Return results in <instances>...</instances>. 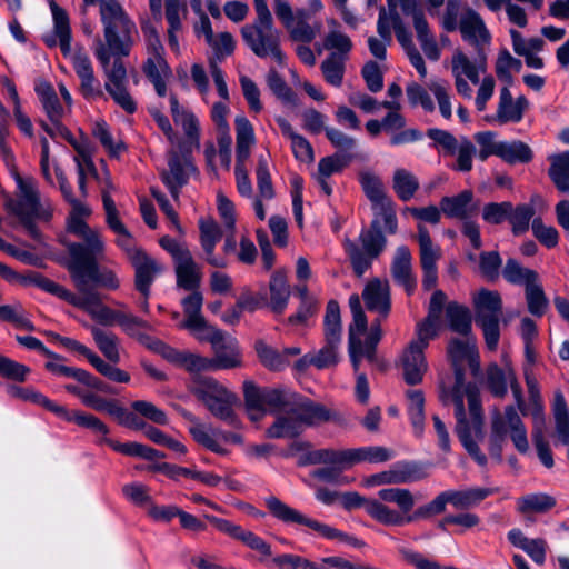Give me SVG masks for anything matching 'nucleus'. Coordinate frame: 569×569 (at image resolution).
I'll list each match as a JSON object with an SVG mask.
<instances>
[{"instance_id":"1","label":"nucleus","mask_w":569,"mask_h":569,"mask_svg":"<svg viewBox=\"0 0 569 569\" xmlns=\"http://www.w3.org/2000/svg\"><path fill=\"white\" fill-rule=\"evenodd\" d=\"M465 339H452L448 346V355L455 371V385L450 391V399L453 402L457 398L467 399L469 413L472 416L476 429L481 425V399L480 390L473 382L465 381L463 363L477 351L476 339L469 335Z\"/></svg>"},{"instance_id":"2","label":"nucleus","mask_w":569,"mask_h":569,"mask_svg":"<svg viewBox=\"0 0 569 569\" xmlns=\"http://www.w3.org/2000/svg\"><path fill=\"white\" fill-rule=\"evenodd\" d=\"M100 21L103 29V47L113 57H128L138 39V29L118 0L100 2Z\"/></svg>"},{"instance_id":"3","label":"nucleus","mask_w":569,"mask_h":569,"mask_svg":"<svg viewBox=\"0 0 569 569\" xmlns=\"http://www.w3.org/2000/svg\"><path fill=\"white\" fill-rule=\"evenodd\" d=\"M188 388L213 417L231 427H241V421L234 411L239 402L238 396L217 379L197 375L190 379Z\"/></svg>"},{"instance_id":"4","label":"nucleus","mask_w":569,"mask_h":569,"mask_svg":"<svg viewBox=\"0 0 569 569\" xmlns=\"http://www.w3.org/2000/svg\"><path fill=\"white\" fill-rule=\"evenodd\" d=\"M387 7L385 8V17L388 23L392 26L396 36L400 34V30L409 31L398 12L399 8L405 16L411 17L417 39L426 57L432 61L439 60L441 51L430 31L423 7L419 0H387Z\"/></svg>"},{"instance_id":"5","label":"nucleus","mask_w":569,"mask_h":569,"mask_svg":"<svg viewBox=\"0 0 569 569\" xmlns=\"http://www.w3.org/2000/svg\"><path fill=\"white\" fill-rule=\"evenodd\" d=\"M264 506L269 513L278 521L287 526L306 527L318 533L320 537L329 540H340L353 547H362L363 541L342 532L329 525L322 523L308 517L298 509L292 508L276 496H269L264 499Z\"/></svg>"},{"instance_id":"6","label":"nucleus","mask_w":569,"mask_h":569,"mask_svg":"<svg viewBox=\"0 0 569 569\" xmlns=\"http://www.w3.org/2000/svg\"><path fill=\"white\" fill-rule=\"evenodd\" d=\"M510 436L515 447L521 453L529 449L527 429L515 406H507L503 412L495 409L491 417V431L489 437V452L492 457L501 459V451L507 436Z\"/></svg>"},{"instance_id":"7","label":"nucleus","mask_w":569,"mask_h":569,"mask_svg":"<svg viewBox=\"0 0 569 569\" xmlns=\"http://www.w3.org/2000/svg\"><path fill=\"white\" fill-rule=\"evenodd\" d=\"M7 393L18 400L27 401L40 406L48 411L54 413L67 422H74L79 427L90 429L94 433L106 435L108 432V426L102 422L99 418L91 413H87L80 410H68L64 406H60L40 391L32 387H20L17 385H9L7 387Z\"/></svg>"},{"instance_id":"8","label":"nucleus","mask_w":569,"mask_h":569,"mask_svg":"<svg viewBox=\"0 0 569 569\" xmlns=\"http://www.w3.org/2000/svg\"><path fill=\"white\" fill-rule=\"evenodd\" d=\"M358 240L359 243H356L346 239L343 248L355 273L362 277L387 247V238L382 233L380 221L373 219L369 228L361 230Z\"/></svg>"},{"instance_id":"9","label":"nucleus","mask_w":569,"mask_h":569,"mask_svg":"<svg viewBox=\"0 0 569 569\" xmlns=\"http://www.w3.org/2000/svg\"><path fill=\"white\" fill-rule=\"evenodd\" d=\"M244 44L260 59L271 58L283 66L286 54L281 49V31L273 21L251 22L241 28Z\"/></svg>"},{"instance_id":"10","label":"nucleus","mask_w":569,"mask_h":569,"mask_svg":"<svg viewBox=\"0 0 569 569\" xmlns=\"http://www.w3.org/2000/svg\"><path fill=\"white\" fill-rule=\"evenodd\" d=\"M473 307L475 321L483 331L486 346L495 351L500 339L501 296L495 290L480 289L473 296Z\"/></svg>"},{"instance_id":"11","label":"nucleus","mask_w":569,"mask_h":569,"mask_svg":"<svg viewBox=\"0 0 569 569\" xmlns=\"http://www.w3.org/2000/svg\"><path fill=\"white\" fill-rule=\"evenodd\" d=\"M72 234L81 238L83 243L72 242L68 244L70 259L67 269L70 278L80 280V269L84 266L98 262L104 258V241L98 230L91 229L89 226L81 231L72 232Z\"/></svg>"},{"instance_id":"12","label":"nucleus","mask_w":569,"mask_h":569,"mask_svg":"<svg viewBox=\"0 0 569 569\" xmlns=\"http://www.w3.org/2000/svg\"><path fill=\"white\" fill-rule=\"evenodd\" d=\"M236 126V167L234 174L237 181V189L242 197L253 198V189L244 168V162L249 159L251 148L256 143L253 127L250 121L243 117H237L234 120Z\"/></svg>"},{"instance_id":"13","label":"nucleus","mask_w":569,"mask_h":569,"mask_svg":"<svg viewBox=\"0 0 569 569\" xmlns=\"http://www.w3.org/2000/svg\"><path fill=\"white\" fill-rule=\"evenodd\" d=\"M453 406L455 418L457 420L455 431L461 445L479 466H485L487 463V457L481 452L479 446L472 439V433H475L477 438H482L483 413L481 412L480 428L476 429L473 418H471V422L467 419L465 401L457 398ZM470 417L472 416L470 415Z\"/></svg>"},{"instance_id":"14","label":"nucleus","mask_w":569,"mask_h":569,"mask_svg":"<svg viewBox=\"0 0 569 569\" xmlns=\"http://www.w3.org/2000/svg\"><path fill=\"white\" fill-rule=\"evenodd\" d=\"M130 263L134 270V288L149 298L154 280L164 271V266L146 251H132Z\"/></svg>"},{"instance_id":"15","label":"nucleus","mask_w":569,"mask_h":569,"mask_svg":"<svg viewBox=\"0 0 569 569\" xmlns=\"http://www.w3.org/2000/svg\"><path fill=\"white\" fill-rule=\"evenodd\" d=\"M79 295L88 292H98L96 287H102L108 290H117L120 281L117 274L110 269H100L98 262L84 266L80 269V280L71 278Z\"/></svg>"},{"instance_id":"16","label":"nucleus","mask_w":569,"mask_h":569,"mask_svg":"<svg viewBox=\"0 0 569 569\" xmlns=\"http://www.w3.org/2000/svg\"><path fill=\"white\" fill-rule=\"evenodd\" d=\"M68 303L84 310L90 317L104 326L118 323L122 310H113L102 303V297L99 292H88V295L70 293Z\"/></svg>"},{"instance_id":"17","label":"nucleus","mask_w":569,"mask_h":569,"mask_svg":"<svg viewBox=\"0 0 569 569\" xmlns=\"http://www.w3.org/2000/svg\"><path fill=\"white\" fill-rule=\"evenodd\" d=\"M93 52L107 78L104 83L106 91L127 86V69L121 60L122 57H114L111 63L113 52L103 47L100 38L94 43Z\"/></svg>"},{"instance_id":"18","label":"nucleus","mask_w":569,"mask_h":569,"mask_svg":"<svg viewBox=\"0 0 569 569\" xmlns=\"http://www.w3.org/2000/svg\"><path fill=\"white\" fill-rule=\"evenodd\" d=\"M168 170L161 172V180L174 200L179 199L180 189L187 184L190 173L196 170L188 158H181L174 150L169 152Z\"/></svg>"},{"instance_id":"19","label":"nucleus","mask_w":569,"mask_h":569,"mask_svg":"<svg viewBox=\"0 0 569 569\" xmlns=\"http://www.w3.org/2000/svg\"><path fill=\"white\" fill-rule=\"evenodd\" d=\"M206 519L214 526L219 531L227 533L233 539L241 541L248 548L260 552L262 556L271 557L272 551L270 545L262 538L257 536L250 530H246L242 527L230 522L229 520L218 518L214 516L206 515Z\"/></svg>"},{"instance_id":"20","label":"nucleus","mask_w":569,"mask_h":569,"mask_svg":"<svg viewBox=\"0 0 569 569\" xmlns=\"http://www.w3.org/2000/svg\"><path fill=\"white\" fill-rule=\"evenodd\" d=\"M72 66L80 79V92L87 100H97L103 97L100 80L94 76L93 67L87 53L78 51L72 58Z\"/></svg>"},{"instance_id":"21","label":"nucleus","mask_w":569,"mask_h":569,"mask_svg":"<svg viewBox=\"0 0 569 569\" xmlns=\"http://www.w3.org/2000/svg\"><path fill=\"white\" fill-rule=\"evenodd\" d=\"M20 199L11 204V211L18 217L36 216L39 219L49 220L51 213L40 202V194L32 182L19 180Z\"/></svg>"},{"instance_id":"22","label":"nucleus","mask_w":569,"mask_h":569,"mask_svg":"<svg viewBox=\"0 0 569 569\" xmlns=\"http://www.w3.org/2000/svg\"><path fill=\"white\" fill-rule=\"evenodd\" d=\"M292 406L303 428L315 427L329 421L336 422L338 425L343 423V419L338 412L331 411L326 406L315 402L310 399L305 398L298 401H293Z\"/></svg>"},{"instance_id":"23","label":"nucleus","mask_w":569,"mask_h":569,"mask_svg":"<svg viewBox=\"0 0 569 569\" xmlns=\"http://www.w3.org/2000/svg\"><path fill=\"white\" fill-rule=\"evenodd\" d=\"M362 298L367 309L378 315L377 318L387 319L391 310L390 286L387 280L375 278L370 280L363 291Z\"/></svg>"},{"instance_id":"24","label":"nucleus","mask_w":569,"mask_h":569,"mask_svg":"<svg viewBox=\"0 0 569 569\" xmlns=\"http://www.w3.org/2000/svg\"><path fill=\"white\" fill-rule=\"evenodd\" d=\"M390 272L393 281L403 287L407 295H412L417 288V278L412 268V254L407 246H399L392 257Z\"/></svg>"},{"instance_id":"25","label":"nucleus","mask_w":569,"mask_h":569,"mask_svg":"<svg viewBox=\"0 0 569 569\" xmlns=\"http://www.w3.org/2000/svg\"><path fill=\"white\" fill-rule=\"evenodd\" d=\"M50 9L53 18V36H47L43 38L46 44L50 48L57 46V39L59 40V47L63 56L71 53V28L67 11L59 7L53 0L50 1Z\"/></svg>"},{"instance_id":"26","label":"nucleus","mask_w":569,"mask_h":569,"mask_svg":"<svg viewBox=\"0 0 569 569\" xmlns=\"http://www.w3.org/2000/svg\"><path fill=\"white\" fill-rule=\"evenodd\" d=\"M200 243L204 251L206 261L216 268H226L227 260L214 256L216 244L222 238V231L219 224L211 218H201L199 220Z\"/></svg>"},{"instance_id":"27","label":"nucleus","mask_w":569,"mask_h":569,"mask_svg":"<svg viewBox=\"0 0 569 569\" xmlns=\"http://www.w3.org/2000/svg\"><path fill=\"white\" fill-rule=\"evenodd\" d=\"M459 29L462 38L473 44L477 50L490 43V33L478 12L467 9L460 18Z\"/></svg>"},{"instance_id":"28","label":"nucleus","mask_w":569,"mask_h":569,"mask_svg":"<svg viewBox=\"0 0 569 569\" xmlns=\"http://www.w3.org/2000/svg\"><path fill=\"white\" fill-rule=\"evenodd\" d=\"M187 3L182 0H164V17L168 23V43L172 51L180 52L179 33L183 30V20L188 17Z\"/></svg>"},{"instance_id":"29","label":"nucleus","mask_w":569,"mask_h":569,"mask_svg":"<svg viewBox=\"0 0 569 569\" xmlns=\"http://www.w3.org/2000/svg\"><path fill=\"white\" fill-rule=\"evenodd\" d=\"M421 350L416 345H409L401 357V371L406 383L415 386L422 382L428 365Z\"/></svg>"},{"instance_id":"30","label":"nucleus","mask_w":569,"mask_h":569,"mask_svg":"<svg viewBox=\"0 0 569 569\" xmlns=\"http://www.w3.org/2000/svg\"><path fill=\"white\" fill-rule=\"evenodd\" d=\"M214 357L210 359L211 370H227L241 367V351L238 341L226 333L220 343L212 347Z\"/></svg>"},{"instance_id":"31","label":"nucleus","mask_w":569,"mask_h":569,"mask_svg":"<svg viewBox=\"0 0 569 569\" xmlns=\"http://www.w3.org/2000/svg\"><path fill=\"white\" fill-rule=\"evenodd\" d=\"M377 508L376 513H378L377 518L379 519V523L388 527H401L419 519H429L436 516L430 502L420 506L411 515H402L400 511L390 507L378 506Z\"/></svg>"},{"instance_id":"32","label":"nucleus","mask_w":569,"mask_h":569,"mask_svg":"<svg viewBox=\"0 0 569 569\" xmlns=\"http://www.w3.org/2000/svg\"><path fill=\"white\" fill-rule=\"evenodd\" d=\"M473 192L463 190L456 196H446L440 200V208L443 214L449 219L467 220L476 211L472 206Z\"/></svg>"},{"instance_id":"33","label":"nucleus","mask_w":569,"mask_h":569,"mask_svg":"<svg viewBox=\"0 0 569 569\" xmlns=\"http://www.w3.org/2000/svg\"><path fill=\"white\" fill-rule=\"evenodd\" d=\"M478 58L472 62L462 51H456L451 60L452 74H460L461 78H468L473 84L479 83L480 73L487 70V58L483 49H479Z\"/></svg>"},{"instance_id":"34","label":"nucleus","mask_w":569,"mask_h":569,"mask_svg":"<svg viewBox=\"0 0 569 569\" xmlns=\"http://www.w3.org/2000/svg\"><path fill=\"white\" fill-rule=\"evenodd\" d=\"M393 451L382 446H367L345 449L346 470L355 465L369 462L381 463L393 458Z\"/></svg>"},{"instance_id":"35","label":"nucleus","mask_w":569,"mask_h":569,"mask_svg":"<svg viewBox=\"0 0 569 569\" xmlns=\"http://www.w3.org/2000/svg\"><path fill=\"white\" fill-rule=\"evenodd\" d=\"M142 71L147 79L152 83L159 97L167 96V81L172 77V70L164 57L147 58L143 62Z\"/></svg>"},{"instance_id":"36","label":"nucleus","mask_w":569,"mask_h":569,"mask_svg":"<svg viewBox=\"0 0 569 569\" xmlns=\"http://www.w3.org/2000/svg\"><path fill=\"white\" fill-rule=\"evenodd\" d=\"M283 411L284 413L278 416L276 421L267 429L266 436L268 438H293L305 430L292 405Z\"/></svg>"},{"instance_id":"37","label":"nucleus","mask_w":569,"mask_h":569,"mask_svg":"<svg viewBox=\"0 0 569 569\" xmlns=\"http://www.w3.org/2000/svg\"><path fill=\"white\" fill-rule=\"evenodd\" d=\"M507 537L512 546L525 551L537 565L545 563L548 548L545 539H530L518 528L511 529Z\"/></svg>"},{"instance_id":"38","label":"nucleus","mask_w":569,"mask_h":569,"mask_svg":"<svg viewBox=\"0 0 569 569\" xmlns=\"http://www.w3.org/2000/svg\"><path fill=\"white\" fill-rule=\"evenodd\" d=\"M177 287L186 291L199 290L202 271L193 260L192 254L174 263Z\"/></svg>"},{"instance_id":"39","label":"nucleus","mask_w":569,"mask_h":569,"mask_svg":"<svg viewBox=\"0 0 569 569\" xmlns=\"http://www.w3.org/2000/svg\"><path fill=\"white\" fill-rule=\"evenodd\" d=\"M557 500L546 492H535L521 496L516 501V510L523 517L532 513H547L553 509Z\"/></svg>"},{"instance_id":"40","label":"nucleus","mask_w":569,"mask_h":569,"mask_svg":"<svg viewBox=\"0 0 569 569\" xmlns=\"http://www.w3.org/2000/svg\"><path fill=\"white\" fill-rule=\"evenodd\" d=\"M243 397L249 419L253 422L260 421L268 413L264 388L258 387L252 381H244Z\"/></svg>"},{"instance_id":"41","label":"nucleus","mask_w":569,"mask_h":569,"mask_svg":"<svg viewBox=\"0 0 569 569\" xmlns=\"http://www.w3.org/2000/svg\"><path fill=\"white\" fill-rule=\"evenodd\" d=\"M515 369L506 360L505 367L497 363H490L486 369V386L490 393L496 398H505L508 392L509 375H513Z\"/></svg>"},{"instance_id":"42","label":"nucleus","mask_w":569,"mask_h":569,"mask_svg":"<svg viewBox=\"0 0 569 569\" xmlns=\"http://www.w3.org/2000/svg\"><path fill=\"white\" fill-rule=\"evenodd\" d=\"M331 465L339 471L346 470L345 449L336 450L332 448H322L309 450L299 457V466L309 465Z\"/></svg>"},{"instance_id":"43","label":"nucleus","mask_w":569,"mask_h":569,"mask_svg":"<svg viewBox=\"0 0 569 569\" xmlns=\"http://www.w3.org/2000/svg\"><path fill=\"white\" fill-rule=\"evenodd\" d=\"M392 29L385 17V7H381L377 21V32L380 38L373 36L368 38L369 51L376 59L386 60L387 47L392 43Z\"/></svg>"},{"instance_id":"44","label":"nucleus","mask_w":569,"mask_h":569,"mask_svg":"<svg viewBox=\"0 0 569 569\" xmlns=\"http://www.w3.org/2000/svg\"><path fill=\"white\" fill-rule=\"evenodd\" d=\"M269 290V307L271 311L277 315H282L288 306L290 298V287L288 284L284 272L278 270L271 274Z\"/></svg>"},{"instance_id":"45","label":"nucleus","mask_w":569,"mask_h":569,"mask_svg":"<svg viewBox=\"0 0 569 569\" xmlns=\"http://www.w3.org/2000/svg\"><path fill=\"white\" fill-rule=\"evenodd\" d=\"M13 282H19L23 286H34L43 291L51 293L64 301H68L69 296L71 293L70 290L66 289L63 286L50 280L43 274L37 271H28L24 274H20L17 272V278H14Z\"/></svg>"},{"instance_id":"46","label":"nucleus","mask_w":569,"mask_h":569,"mask_svg":"<svg viewBox=\"0 0 569 569\" xmlns=\"http://www.w3.org/2000/svg\"><path fill=\"white\" fill-rule=\"evenodd\" d=\"M277 123L282 134L290 139L295 157L303 162H312L315 153L310 142L305 137L297 133L286 119L278 118Z\"/></svg>"},{"instance_id":"47","label":"nucleus","mask_w":569,"mask_h":569,"mask_svg":"<svg viewBox=\"0 0 569 569\" xmlns=\"http://www.w3.org/2000/svg\"><path fill=\"white\" fill-rule=\"evenodd\" d=\"M451 505L456 509H469L478 506L489 496L497 493L498 488L472 487L463 490H449Z\"/></svg>"},{"instance_id":"48","label":"nucleus","mask_w":569,"mask_h":569,"mask_svg":"<svg viewBox=\"0 0 569 569\" xmlns=\"http://www.w3.org/2000/svg\"><path fill=\"white\" fill-rule=\"evenodd\" d=\"M86 327L90 330L92 338L101 353L112 363L120 361L119 338L111 331L103 330L97 326Z\"/></svg>"},{"instance_id":"49","label":"nucleus","mask_w":569,"mask_h":569,"mask_svg":"<svg viewBox=\"0 0 569 569\" xmlns=\"http://www.w3.org/2000/svg\"><path fill=\"white\" fill-rule=\"evenodd\" d=\"M417 240L419 243V258L422 270L437 268V261L441 257V250L433 244L428 229L423 224H418Z\"/></svg>"},{"instance_id":"50","label":"nucleus","mask_w":569,"mask_h":569,"mask_svg":"<svg viewBox=\"0 0 569 569\" xmlns=\"http://www.w3.org/2000/svg\"><path fill=\"white\" fill-rule=\"evenodd\" d=\"M502 276L507 282L523 286L525 289L539 281V274L536 270L523 267L513 258L506 261Z\"/></svg>"},{"instance_id":"51","label":"nucleus","mask_w":569,"mask_h":569,"mask_svg":"<svg viewBox=\"0 0 569 569\" xmlns=\"http://www.w3.org/2000/svg\"><path fill=\"white\" fill-rule=\"evenodd\" d=\"M36 92L49 120L62 119L64 108L59 101L54 88L48 81L41 80L36 84Z\"/></svg>"},{"instance_id":"52","label":"nucleus","mask_w":569,"mask_h":569,"mask_svg":"<svg viewBox=\"0 0 569 569\" xmlns=\"http://www.w3.org/2000/svg\"><path fill=\"white\" fill-rule=\"evenodd\" d=\"M525 381L528 389L529 401L531 406V416L533 427H545L546 419L543 412V402L540 396V387L531 369H525Z\"/></svg>"},{"instance_id":"53","label":"nucleus","mask_w":569,"mask_h":569,"mask_svg":"<svg viewBox=\"0 0 569 569\" xmlns=\"http://www.w3.org/2000/svg\"><path fill=\"white\" fill-rule=\"evenodd\" d=\"M420 187L418 178L409 170L398 168L393 172L392 188L402 201L412 199Z\"/></svg>"},{"instance_id":"54","label":"nucleus","mask_w":569,"mask_h":569,"mask_svg":"<svg viewBox=\"0 0 569 569\" xmlns=\"http://www.w3.org/2000/svg\"><path fill=\"white\" fill-rule=\"evenodd\" d=\"M446 318L452 331L461 336L471 335L472 319L468 308L457 302H449L446 307Z\"/></svg>"},{"instance_id":"55","label":"nucleus","mask_w":569,"mask_h":569,"mask_svg":"<svg viewBox=\"0 0 569 569\" xmlns=\"http://www.w3.org/2000/svg\"><path fill=\"white\" fill-rule=\"evenodd\" d=\"M499 158L509 164L529 163L533 158V152L527 143L520 140L502 141Z\"/></svg>"},{"instance_id":"56","label":"nucleus","mask_w":569,"mask_h":569,"mask_svg":"<svg viewBox=\"0 0 569 569\" xmlns=\"http://www.w3.org/2000/svg\"><path fill=\"white\" fill-rule=\"evenodd\" d=\"M408 399V413L413 429L418 436L425 427V396L420 389H409L406 391Z\"/></svg>"},{"instance_id":"57","label":"nucleus","mask_w":569,"mask_h":569,"mask_svg":"<svg viewBox=\"0 0 569 569\" xmlns=\"http://www.w3.org/2000/svg\"><path fill=\"white\" fill-rule=\"evenodd\" d=\"M552 411L559 441L562 445H569V410L560 391L555 395Z\"/></svg>"},{"instance_id":"58","label":"nucleus","mask_w":569,"mask_h":569,"mask_svg":"<svg viewBox=\"0 0 569 569\" xmlns=\"http://www.w3.org/2000/svg\"><path fill=\"white\" fill-rule=\"evenodd\" d=\"M118 325L122 330L132 338H136L141 343L148 346L151 338L143 332V330L150 329V325L143 319L126 311H121Z\"/></svg>"},{"instance_id":"59","label":"nucleus","mask_w":569,"mask_h":569,"mask_svg":"<svg viewBox=\"0 0 569 569\" xmlns=\"http://www.w3.org/2000/svg\"><path fill=\"white\" fill-rule=\"evenodd\" d=\"M395 485L411 483L425 479V467L416 461L398 462L392 468Z\"/></svg>"},{"instance_id":"60","label":"nucleus","mask_w":569,"mask_h":569,"mask_svg":"<svg viewBox=\"0 0 569 569\" xmlns=\"http://www.w3.org/2000/svg\"><path fill=\"white\" fill-rule=\"evenodd\" d=\"M496 119L500 124L508 122L517 123L522 119L521 111L518 110L508 87H503L500 90Z\"/></svg>"},{"instance_id":"61","label":"nucleus","mask_w":569,"mask_h":569,"mask_svg":"<svg viewBox=\"0 0 569 569\" xmlns=\"http://www.w3.org/2000/svg\"><path fill=\"white\" fill-rule=\"evenodd\" d=\"M189 432L193 440L206 449L222 456L228 453V450L220 446L216 439V437H218V430H212L204 423L199 422L196 423V426H190Z\"/></svg>"},{"instance_id":"62","label":"nucleus","mask_w":569,"mask_h":569,"mask_svg":"<svg viewBox=\"0 0 569 569\" xmlns=\"http://www.w3.org/2000/svg\"><path fill=\"white\" fill-rule=\"evenodd\" d=\"M179 327L189 330L199 341L210 342L211 347L220 343L226 336L222 330L209 325L204 318L196 320L194 323H180Z\"/></svg>"},{"instance_id":"63","label":"nucleus","mask_w":569,"mask_h":569,"mask_svg":"<svg viewBox=\"0 0 569 569\" xmlns=\"http://www.w3.org/2000/svg\"><path fill=\"white\" fill-rule=\"evenodd\" d=\"M346 60V58L338 57L337 53L331 52L321 62L320 69L327 83L337 88L342 84Z\"/></svg>"},{"instance_id":"64","label":"nucleus","mask_w":569,"mask_h":569,"mask_svg":"<svg viewBox=\"0 0 569 569\" xmlns=\"http://www.w3.org/2000/svg\"><path fill=\"white\" fill-rule=\"evenodd\" d=\"M379 501L395 503L402 511V515L409 512L416 501L410 490L405 488H385L378 491Z\"/></svg>"}]
</instances>
